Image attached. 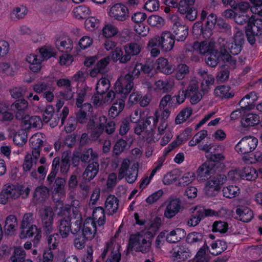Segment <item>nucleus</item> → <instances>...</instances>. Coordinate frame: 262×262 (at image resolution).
Wrapping results in <instances>:
<instances>
[{
	"mask_svg": "<svg viewBox=\"0 0 262 262\" xmlns=\"http://www.w3.org/2000/svg\"><path fill=\"white\" fill-rule=\"evenodd\" d=\"M114 89L115 91H110L104 99L105 103L114 101L108 111L110 117L113 118H115L122 111L126 98L132 91L118 80L115 82Z\"/></svg>",
	"mask_w": 262,
	"mask_h": 262,
	"instance_id": "1",
	"label": "nucleus"
},
{
	"mask_svg": "<svg viewBox=\"0 0 262 262\" xmlns=\"http://www.w3.org/2000/svg\"><path fill=\"white\" fill-rule=\"evenodd\" d=\"M54 213L51 207H46L40 215L42 224V232L48 248L51 250L56 249L59 243L60 236L54 233L53 219Z\"/></svg>",
	"mask_w": 262,
	"mask_h": 262,
	"instance_id": "2",
	"label": "nucleus"
},
{
	"mask_svg": "<svg viewBox=\"0 0 262 262\" xmlns=\"http://www.w3.org/2000/svg\"><path fill=\"white\" fill-rule=\"evenodd\" d=\"M244 41V37L243 31L236 28L232 39L222 45L221 47L222 58L224 60L226 59L227 63L226 66H227L228 68L230 69L235 68L236 61L230 54L233 55L238 54L242 51Z\"/></svg>",
	"mask_w": 262,
	"mask_h": 262,
	"instance_id": "3",
	"label": "nucleus"
},
{
	"mask_svg": "<svg viewBox=\"0 0 262 262\" xmlns=\"http://www.w3.org/2000/svg\"><path fill=\"white\" fill-rule=\"evenodd\" d=\"M28 102L25 99H18L11 105V108L15 113L17 120H21V127L28 130L32 127H36L40 119L37 116H30L27 114Z\"/></svg>",
	"mask_w": 262,
	"mask_h": 262,
	"instance_id": "4",
	"label": "nucleus"
},
{
	"mask_svg": "<svg viewBox=\"0 0 262 262\" xmlns=\"http://www.w3.org/2000/svg\"><path fill=\"white\" fill-rule=\"evenodd\" d=\"M41 134H36L30 139L29 142L32 147V155L27 154L25 156L22 167L24 172L30 171L33 166V163L37 161L43 144V141L40 138Z\"/></svg>",
	"mask_w": 262,
	"mask_h": 262,
	"instance_id": "5",
	"label": "nucleus"
},
{
	"mask_svg": "<svg viewBox=\"0 0 262 262\" xmlns=\"http://www.w3.org/2000/svg\"><path fill=\"white\" fill-rule=\"evenodd\" d=\"M33 222V214L32 213H26L24 215L20 225V237L25 238L34 236L33 241L38 243L41 237L42 228H37Z\"/></svg>",
	"mask_w": 262,
	"mask_h": 262,
	"instance_id": "6",
	"label": "nucleus"
},
{
	"mask_svg": "<svg viewBox=\"0 0 262 262\" xmlns=\"http://www.w3.org/2000/svg\"><path fill=\"white\" fill-rule=\"evenodd\" d=\"M152 70L153 67L148 64L137 63L132 71H129L124 76H120L117 80L132 91L134 86V79L138 78L141 73L149 74Z\"/></svg>",
	"mask_w": 262,
	"mask_h": 262,
	"instance_id": "7",
	"label": "nucleus"
},
{
	"mask_svg": "<svg viewBox=\"0 0 262 262\" xmlns=\"http://www.w3.org/2000/svg\"><path fill=\"white\" fill-rule=\"evenodd\" d=\"M176 36L172 33L165 31L161 34V36H156L149 40V46L151 47H160L162 51L168 52L173 48Z\"/></svg>",
	"mask_w": 262,
	"mask_h": 262,
	"instance_id": "8",
	"label": "nucleus"
},
{
	"mask_svg": "<svg viewBox=\"0 0 262 262\" xmlns=\"http://www.w3.org/2000/svg\"><path fill=\"white\" fill-rule=\"evenodd\" d=\"M245 33L248 42L253 45L256 42V37L262 34V19L249 18L245 28Z\"/></svg>",
	"mask_w": 262,
	"mask_h": 262,
	"instance_id": "9",
	"label": "nucleus"
},
{
	"mask_svg": "<svg viewBox=\"0 0 262 262\" xmlns=\"http://www.w3.org/2000/svg\"><path fill=\"white\" fill-rule=\"evenodd\" d=\"M258 98L257 94L253 92L246 95L239 102L241 109L233 111L230 115L231 119L236 120L241 116L243 117V112L246 110H252L255 106L254 102L258 100ZM244 113L245 114V112Z\"/></svg>",
	"mask_w": 262,
	"mask_h": 262,
	"instance_id": "10",
	"label": "nucleus"
},
{
	"mask_svg": "<svg viewBox=\"0 0 262 262\" xmlns=\"http://www.w3.org/2000/svg\"><path fill=\"white\" fill-rule=\"evenodd\" d=\"M228 177L232 180H235L239 178L243 180L253 181L258 178V171L253 166H246L230 171L228 173Z\"/></svg>",
	"mask_w": 262,
	"mask_h": 262,
	"instance_id": "11",
	"label": "nucleus"
},
{
	"mask_svg": "<svg viewBox=\"0 0 262 262\" xmlns=\"http://www.w3.org/2000/svg\"><path fill=\"white\" fill-rule=\"evenodd\" d=\"M258 139L252 136L242 138L235 145V150L241 155L248 154L253 151L257 146Z\"/></svg>",
	"mask_w": 262,
	"mask_h": 262,
	"instance_id": "12",
	"label": "nucleus"
},
{
	"mask_svg": "<svg viewBox=\"0 0 262 262\" xmlns=\"http://www.w3.org/2000/svg\"><path fill=\"white\" fill-rule=\"evenodd\" d=\"M108 15L115 20L124 21L129 17V10L125 5L117 3L110 8Z\"/></svg>",
	"mask_w": 262,
	"mask_h": 262,
	"instance_id": "13",
	"label": "nucleus"
},
{
	"mask_svg": "<svg viewBox=\"0 0 262 262\" xmlns=\"http://www.w3.org/2000/svg\"><path fill=\"white\" fill-rule=\"evenodd\" d=\"M226 181V177L225 176L220 175L216 177L213 178L209 180L205 186V191L209 196H213L221 189V186Z\"/></svg>",
	"mask_w": 262,
	"mask_h": 262,
	"instance_id": "14",
	"label": "nucleus"
},
{
	"mask_svg": "<svg viewBox=\"0 0 262 262\" xmlns=\"http://www.w3.org/2000/svg\"><path fill=\"white\" fill-rule=\"evenodd\" d=\"M216 23V16L214 14H210L207 17L206 29L205 30H201L202 33L206 37L210 36L212 34L211 30L214 28ZM217 26L220 29H228V25L227 24L224 23L223 20L219 19L217 20Z\"/></svg>",
	"mask_w": 262,
	"mask_h": 262,
	"instance_id": "15",
	"label": "nucleus"
},
{
	"mask_svg": "<svg viewBox=\"0 0 262 262\" xmlns=\"http://www.w3.org/2000/svg\"><path fill=\"white\" fill-rule=\"evenodd\" d=\"M163 1L166 5H171L173 8H178L177 12L170 16V19L173 24L171 29L172 33L176 35H178L179 28L180 27V18L179 17V13H180V2L177 3L175 0H163Z\"/></svg>",
	"mask_w": 262,
	"mask_h": 262,
	"instance_id": "16",
	"label": "nucleus"
},
{
	"mask_svg": "<svg viewBox=\"0 0 262 262\" xmlns=\"http://www.w3.org/2000/svg\"><path fill=\"white\" fill-rule=\"evenodd\" d=\"M183 93L185 97H190V101L193 104L198 103L203 97L202 93L198 91V85L195 80H192L188 89Z\"/></svg>",
	"mask_w": 262,
	"mask_h": 262,
	"instance_id": "17",
	"label": "nucleus"
},
{
	"mask_svg": "<svg viewBox=\"0 0 262 262\" xmlns=\"http://www.w3.org/2000/svg\"><path fill=\"white\" fill-rule=\"evenodd\" d=\"M214 161H209L203 164L198 169V179L199 180H204L209 175L215 171L216 164Z\"/></svg>",
	"mask_w": 262,
	"mask_h": 262,
	"instance_id": "18",
	"label": "nucleus"
},
{
	"mask_svg": "<svg viewBox=\"0 0 262 262\" xmlns=\"http://www.w3.org/2000/svg\"><path fill=\"white\" fill-rule=\"evenodd\" d=\"M180 209V198L170 200L164 211V216L167 219L173 217Z\"/></svg>",
	"mask_w": 262,
	"mask_h": 262,
	"instance_id": "19",
	"label": "nucleus"
},
{
	"mask_svg": "<svg viewBox=\"0 0 262 262\" xmlns=\"http://www.w3.org/2000/svg\"><path fill=\"white\" fill-rule=\"evenodd\" d=\"M205 60L206 63L210 67H216L220 61H222L224 63L222 66L228 67L227 66H226V64H227L226 59L224 60L222 58L221 49L220 52H218L213 50L211 51V52L206 55Z\"/></svg>",
	"mask_w": 262,
	"mask_h": 262,
	"instance_id": "20",
	"label": "nucleus"
},
{
	"mask_svg": "<svg viewBox=\"0 0 262 262\" xmlns=\"http://www.w3.org/2000/svg\"><path fill=\"white\" fill-rule=\"evenodd\" d=\"M198 73L203 78L201 82L202 91L204 93L207 92L213 85L214 78L211 74H208L206 71L203 69L199 70Z\"/></svg>",
	"mask_w": 262,
	"mask_h": 262,
	"instance_id": "21",
	"label": "nucleus"
},
{
	"mask_svg": "<svg viewBox=\"0 0 262 262\" xmlns=\"http://www.w3.org/2000/svg\"><path fill=\"white\" fill-rule=\"evenodd\" d=\"M99 170V164L98 161H91L89 163L84 171L82 177L85 180L91 181L98 174Z\"/></svg>",
	"mask_w": 262,
	"mask_h": 262,
	"instance_id": "22",
	"label": "nucleus"
},
{
	"mask_svg": "<svg viewBox=\"0 0 262 262\" xmlns=\"http://www.w3.org/2000/svg\"><path fill=\"white\" fill-rule=\"evenodd\" d=\"M214 43L211 41H204L202 42H195L191 49H187L189 51L192 50L199 52L200 54H208L213 50Z\"/></svg>",
	"mask_w": 262,
	"mask_h": 262,
	"instance_id": "23",
	"label": "nucleus"
},
{
	"mask_svg": "<svg viewBox=\"0 0 262 262\" xmlns=\"http://www.w3.org/2000/svg\"><path fill=\"white\" fill-rule=\"evenodd\" d=\"M260 123V117L255 113L244 114L241 119V124L244 127H253Z\"/></svg>",
	"mask_w": 262,
	"mask_h": 262,
	"instance_id": "24",
	"label": "nucleus"
},
{
	"mask_svg": "<svg viewBox=\"0 0 262 262\" xmlns=\"http://www.w3.org/2000/svg\"><path fill=\"white\" fill-rule=\"evenodd\" d=\"M89 222L85 220L83 224L82 228L81 233L83 238L86 240H91L94 237L95 234L97 231V225L95 221L92 220L91 225L93 228L94 230H92L91 228L89 227Z\"/></svg>",
	"mask_w": 262,
	"mask_h": 262,
	"instance_id": "25",
	"label": "nucleus"
},
{
	"mask_svg": "<svg viewBox=\"0 0 262 262\" xmlns=\"http://www.w3.org/2000/svg\"><path fill=\"white\" fill-rule=\"evenodd\" d=\"M124 61H129L132 56L137 55L141 52V46L136 42H129L124 47Z\"/></svg>",
	"mask_w": 262,
	"mask_h": 262,
	"instance_id": "26",
	"label": "nucleus"
},
{
	"mask_svg": "<svg viewBox=\"0 0 262 262\" xmlns=\"http://www.w3.org/2000/svg\"><path fill=\"white\" fill-rule=\"evenodd\" d=\"M26 61L30 64L29 68L32 72L38 73L40 71L42 59L38 55L31 54L27 57Z\"/></svg>",
	"mask_w": 262,
	"mask_h": 262,
	"instance_id": "27",
	"label": "nucleus"
},
{
	"mask_svg": "<svg viewBox=\"0 0 262 262\" xmlns=\"http://www.w3.org/2000/svg\"><path fill=\"white\" fill-rule=\"evenodd\" d=\"M180 170L173 169L165 174L163 179L165 185H170L175 183L177 185H180Z\"/></svg>",
	"mask_w": 262,
	"mask_h": 262,
	"instance_id": "28",
	"label": "nucleus"
},
{
	"mask_svg": "<svg viewBox=\"0 0 262 262\" xmlns=\"http://www.w3.org/2000/svg\"><path fill=\"white\" fill-rule=\"evenodd\" d=\"M110 60L107 58H103L100 59L94 68L90 72L91 77H96L98 74H104L106 72V67L109 64Z\"/></svg>",
	"mask_w": 262,
	"mask_h": 262,
	"instance_id": "29",
	"label": "nucleus"
},
{
	"mask_svg": "<svg viewBox=\"0 0 262 262\" xmlns=\"http://www.w3.org/2000/svg\"><path fill=\"white\" fill-rule=\"evenodd\" d=\"M69 217L61 219L58 222V229L60 234L63 238L68 237L71 232V227Z\"/></svg>",
	"mask_w": 262,
	"mask_h": 262,
	"instance_id": "30",
	"label": "nucleus"
},
{
	"mask_svg": "<svg viewBox=\"0 0 262 262\" xmlns=\"http://www.w3.org/2000/svg\"><path fill=\"white\" fill-rule=\"evenodd\" d=\"M27 133L23 127L15 132L13 136L14 143L18 146H23L27 141Z\"/></svg>",
	"mask_w": 262,
	"mask_h": 262,
	"instance_id": "31",
	"label": "nucleus"
},
{
	"mask_svg": "<svg viewBox=\"0 0 262 262\" xmlns=\"http://www.w3.org/2000/svg\"><path fill=\"white\" fill-rule=\"evenodd\" d=\"M236 213L239 220L244 222H250L253 217L252 210L246 207H241L236 210Z\"/></svg>",
	"mask_w": 262,
	"mask_h": 262,
	"instance_id": "32",
	"label": "nucleus"
},
{
	"mask_svg": "<svg viewBox=\"0 0 262 262\" xmlns=\"http://www.w3.org/2000/svg\"><path fill=\"white\" fill-rule=\"evenodd\" d=\"M17 225V220L15 215H9L5 222L4 229L8 235L12 234Z\"/></svg>",
	"mask_w": 262,
	"mask_h": 262,
	"instance_id": "33",
	"label": "nucleus"
},
{
	"mask_svg": "<svg viewBox=\"0 0 262 262\" xmlns=\"http://www.w3.org/2000/svg\"><path fill=\"white\" fill-rule=\"evenodd\" d=\"M214 94L216 97L221 99L230 98L234 95V93L230 91V87L226 85H221L215 88Z\"/></svg>",
	"mask_w": 262,
	"mask_h": 262,
	"instance_id": "34",
	"label": "nucleus"
},
{
	"mask_svg": "<svg viewBox=\"0 0 262 262\" xmlns=\"http://www.w3.org/2000/svg\"><path fill=\"white\" fill-rule=\"evenodd\" d=\"M81 161L82 163H91L92 161H98V154L94 152L92 148L85 149L83 151H79Z\"/></svg>",
	"mask_w": 262,
	"mask_h": 262,
	"instance_id": "35",
	"label": "nucleus"
},
{
	"mask_svg": "<svg viewBox=\"0 0 262 262\" xmlns=\"http://www.w3.org/2000/svg\"><path fill=\"white\" fill-rule=\"evenodd\" d=\"M100 123L96 125L91 132V136L93 139H97L104 131V123L107 122V117L104 116L100 117Z\"/></svg>",
	"mask_w": 262,
	"mask_h": 262,
	"instance_id": "36",
	"label": "nucleus"
},
{
	"mask_svg": "<svg viewBox=\"0 0 262 262\" xmlns=\"http://www.w3.org/2000/svg\"><path fill=\"white\" fill-rule=\"evenodd\" d=\"M110 81L106 78L100 79L96 84V91L98 94L106 95L110 87Z\"/></svg>",
	"mask_w": 262,
	"mask_h": 262,
	"instance_id": "37",
	"label": "nucleus"
},
{
	"mask_svg": "<svg viewBox=\"0 0 262 262\" xmlns=\"http://www.w3.org/2000/svg\"><path fill=\"white\" fill-rule=\"evenodd\" d=\"M227 247V244L225 242L217 240L211 244L209 252L213 255H217L224 251Z\"/></svg>",
	"mask_w": 262,
	"mask_h": 262,
	"instance_id": "38",
	"label": "nucleus"
},
{
	"mask_svg": "<svg viewBox=\"0 0 262 262\" xmlns=\"http://www.w3.org/2000/svg\"><path fill=\"white\" fill-rule=\"evenodd\" d=\"M118 199L114 195H110L106 199L105 207L110 212L115 213L118 208Z\"/></svg>",
	"mask_w": 262,
	"mask_h": 262,
	"instance_id": "39",
	"label": "nucleus"
},
{
	"mask_svg": "<svg viewBox=\"0 0 262 262\" xmlns=\"http://www.w3.org/2000/svg\"><path fill=\"white\" fill-rule=\"evenodd\" d=\"M157 69L162 73L166 74H170L172 73L173 69L172 67L169 65L167 59L160 57L157 60Z\"/></svg>",
	"mask_w": 262,
	"mask_h": 262,
	"instance_id": "40",
	"label": "nucleus"
},
{
	"mask_svg": "<svg viewBox=\"0 0 262 262\" xmlns=\"http://www.w3.org/2000/svg\"><path fill=\"white\" fill-rule=\"evenodd\" d=\"M90 12L89 8L85 5H80L73 10L74 17L78 19L86 18Z\"/></svg>",
	"mask_w": 262,
	"mask_h": 262,
	"instance_id": "41",
	"label": "nucleus"
},
{
	"mask_svg": "<svg viewBox=\"0 0 262 262\" xmlns=\"http://www.w3.org/2000/svg\"><path fill=\"white\" fill-rule=\"evenodd\" d=\"M71 154L67 152L63 155L60 160V172L62 176H66L70 167Z\"/></svg>",
	"mask_w": 262,
	"mask_h": 262,
	"instance_id": "42",
	"label": "nucleus"
},
{
	"mask_svg": "<svg viewBox=\"0 0 262 262\" xmlns=\"http://www.w3.org/2000/svg\"><path fill=\"white\" fill-rule=\"evenodd\" d=\"M171 89L172 85L168 81L159 80L155 83L154 90L157 93H168Z\"/></svg>",
	"mask_w": 262,
	"mask_h": 262,
	"instance_id": "43",
	"label": "nucleus"
},
{
	"mask_svg": "<svg viewBox=\"0 0 262 262\" xmlns=\"http://www.w3.org/2000/svg\"><path fill=\"white\" fill-rule=\"evenodd\" d=\"M55 44L58 51L62 53H70L73 49V41L69 38L67 40H57Z\"/></svg>",
	"mask_w": 262,
	"mask_h": 262,
	"instance_id": "44",
	"label": "nucleus"
},
{
	"mask_svg": "<svg viewBox=\"0 0 262 262\" xmlns=\"http://www.w3.org/2000/svg\"><path fill=\"white\" fill-rule=\"evenodd\" d=\"M66 182V181L64 178L59 177L56 178L52 187L53 193L54 194H58L59 195L64 193V188Z\"/></svg>",
	"mask_w": 262,
	"mask_h": 262,
	"instance_id": "45",
	"label": "nucleus"
},
{
	"mask_svg": "<svg viewBox=\"0 0 262 262\" xmlns=\"http://www.w3.org/2000/svg\"><path fill=\"white\" fill-rule=\"evenodd\" d=\"M159 114L158 111H156L154 116H149L144 118H142L143 120V123L145 124L146 129L148 126L152 132L156 128L157 124L159 122Z\"/></svg>",
	"mask_w": 262,
	"mask_h": 262,
	"instance_id": "46",
	"label": "nucleus"
},
{
	"mask_svg": "<svg viewBox=\"0 0 262 262\" xmlns=\"http://www.w3.org/2000/svg\"><path fill=\"white\" fill-rule=\"evenodd\" d=\"M223 195L227 198H233L239 195L240 189L235 185H229L223 189Z\"/></svg>",
	"mask_w": 262,
	"mask_h": 262,
	"instance_id": "47",
	"label": "nucleus"
},
{
	"mask_svg": "<svg viewBox=\"0 0 262 262\" xmlns=\"http://www.w3.org/2000/svg\"><path fill=\"white\" fill-rule=\"evenodd\" d=\"M40 56L42 61L47 60L52 57H55L56 55L55 50L50 46H44L39 49Z\"/></svg>",
	"mask_w": 262,
	"mask_h": 262,
	"instance_id": "48",
	"label": "nucleus"
},
{
	"mask_svg": "<svg viewBox=\"0 0 262 262\" xmlns=\"http://www.w3.org/2000/svg\"><path fill=\"white\" fill-rule=\"evenodd\" d=\"M170 111L168 109H164L161 114L160 124L158 127V132L159 135H161L164 133L168 124L167 119L170 115Z\"/></svg>",
	"mask_w": 262,
	"mask_h": 262,
	"instance_id": "49",
	"label": "nucleus"
},
{
	"mask_svg": "<svg viewBox=\"0 0 262 262\" xmlns=\"http://www.w3.org/2000/svg\"><path fill=\"white\" fill-rule=\"evenodd\" d=\"M26 253L20 247H16L13 252L10 259L12 262H23L25 259Z\"/></svg>",
	"mask_w": 262,
	"mask_h": 262,
	"instance_id": "50",
	"label": "nucleus"
},
{
	"mask_svg": "<svg viewBox=\"0 0 262 262\" xmlns=\"http://www.w3.org/2000/svg\"><path fill=\"white\" fill-rule=\"evenodd\" d=\"M141 237L139 233L131 235L126 247V255L135 250L136 245L138 246L141 244Z\"/></svg>",
	"mask_w": 262,
	"mask_h": 262,
	"instance_id": "51",
	"label": "nucleus"
},
{
	"mask_svg": "<svg viewBox=\"0 0 262 262\" xmlns=\"http://www.w3.org/2000/svg\"><path fill=\"white\" fill-rule=\"evenodd\" d=\"M130 124L128 117H125L120 120L118 123L119 135L124 136L127 134L130 128Z\"/></svg>",
	"mask_w": 262,
	"mask_h": 262,
	"instance_id": "52",
	"label": "nucleus"
},
{
	"mask_svg": "<svg viewBox=\"0 0 262 262\" xmlns=\"http://www.w3.org/2000/svg\"><path fill=\"white\" fill-rule=\"evenodd\" d=\"M199 148L200 150H204L206 151V156L210 158L211 161H220L224 159V156L222 154H214L212 155H209V152L211 149V147L210 145L207 144H205L203 145H200L199 146Z\"/></svg>",
	"mask_w": 262,
	"mask_h": 262,
	"instance_id": "53",
	"label": "nucleus"
},
{
	"mask_svg": "<svg viewBox=\"0 0 262 262\" xmlns=\"http://www.w3.org/2000/svg\"><path fill=\"white\" fill-rule=\"evenodd\" d=\"M27 12L26 7L24 6L17 7L11 13V18L12 19L14 18L18 19H21L26 15Z\"/></svg>",
	"mask_w": 262,
	"mask_h": 262,
	"instance_id": "54",
	"label": "nucleus"
},
{
	"mask_svg": "<svg viewBox=\"0 0 262 262\" xmlns=\"http://www.w3.org/2000/svg\"><path fill=\"white\" fill-rule=\"evenodd\" d=\"M127 143L126 140L122 139H119L116 142L113 147V153L116 156H118L124 151Z\"/></svg>",
	"mask_w": 262,
	"mask_h": 262,
	"instance_id": "55",
	"label": "nucleus"
},
{
	"mask_svg": "<svg viewBox=\"0 0 262 262\" xmlns=\"http://www.w3.org/2000/svg\"><path fill=\"white\" fill-rule=\"evenodd\" d=\"M103 35L105 38H112L118 33L116 27L111 24L106 25L102 30Z\"/></svg>",
	"mask_w": 262,
	"mask_h": 262,
	"instance_id": "56",
	"label": "nucleus"
},
{
	"mask_svg": "<svg viewBox=\"0 0 262 262\" xmlns=\"http://www.w3.org/2000/svg\"><path fill=\"white\" fill-rule=\"evenodd\" d=\"M69 219L70 220V223L77 225L82 226V218L81 213L77 210H73L72 213L70 215Z\"/></svg>",
	"mask_w": 262,
	"mask_h": 262,
	"instance_id": "57",
	"label": "nucleus"
},
{
	"mask_svg": "<svg viewBox=\"0 0 262 262\" xmlns=\"http://www.w3.org/2000/svg\"><path fill=\"white\" fill-rule=\"evenodd\" d=\"M228 229V225L227 223L222 221H216L212 225V231L221 233L226 232Z\"/></svg>",
	"mask_w": 262,
	"mask_h": 262,
	"instance_id": "58",
	"label": "nucleus"
},
{
	"mask_svg": "<svg viewBox=\"0 0 262 262\" xmlns=\"http://www.w3.org/2000/svg\"><path fill=\"white\" fill-rule=\"evenodd\" d=\"M252 5L250 10L252 13L262 16V0H249Z\"/></svg>",
	"mask_w": 262,
	"mask_h": 262,
	"instance_id": "59",
	"label": "nucleus"
},
{
	"mask_svg": "<svg viewBox=\"0 0 262 262\" xmlns=\"http://www.w3.org/2000/svg\"><path fill=\"white\" fill-rule=\"evenodd\" d=\"M208 261L209 257L206 255L205 249L202 248L190 262H208Z\"/></svg>",
	"mask_w": 262,
	"mask_h": 262,
	"instance_id": "60",
	"label": "nucleus"
},
{
	"mask_svg": "<svg viewBox=\"0 0 262 262\" xmlns=\"http://www.w3.org/2000/svg\"><path fill=\"white\" fill-rule=\"evenodd\" d=\"M181 13L185 14L186 18L189 20H194L197 16V11L193 7L184 8L181 10Z\"/></svg>",
	"mask_w": 262,
	"mask_h": 262,
	"instance_id": "61",
	"label": "nucleus"
},
{
	"mask_svg": "<svg viewBox=\"0 0 262 262\" xmlns=\"http://www.w3.org/2000/svg\"><path fill=\"white\" fill-rule=\"evenodd\" d=\"M147 22L152 27L162 26L164 24V19L159 15H153L148 18Z\"/></svg>",
	"mask_w": 262,
	"mask_h": 262,
	"instance_id": "62",
	"label": "nucleus"
},
{
	"mask_svg": "<svg viewBox=\"0 0 262 262\" xmlns=\"http://www.w3.org/2000/svg\"><path fill=\"white\" fill-rule=\"evenodd\" d=\"M14 71L10 64L8 62L0 63V73L4 75L12 76Z\"/></svg>",
	"mask_w": 262,
	"mask_h": 262,
	"instance_id": "63",
	"label": "nucleus"
},
{
	"mask_svg": "<svg viewBox=\"0 0 262 262\" xmlns=\"http://www.w3.org/2000/svg\"><path fill=\"white\" fill-rule=\"evenodd\" d=\"M6 193L8 194L10 198L16 199L19 198V193L18 192L17 185L10 184L5 188Z\"/></svg>",
	"mask_w": 262,
	"mask_h": 262,
	"instance_id": "64",
	"label": "nucleus"
}]
</instances>
